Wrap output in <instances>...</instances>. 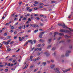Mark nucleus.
Segmentation results:
<instances>
[{"instance_id": "nucleus-1", "label": "nucleus", "mask_w": 73, "mask_h": 73, "mask_svg": "<svg viewBox=\"0 0 73 73\" xmlns=\"http://www.w3.org/2000/svg\"><path fill=\"white\" fill-rule=\"evenodd\" d=\"M58 26H60L61 27L62 26L63 28H65V29H66V28H67V26H66L64 23L63 24L62 23H58Z\"/></svg>"}, {"instance_id": "nucleus-2", "label": "nucleus", "mask_w": 73, "mask_h": 73, "mask_svg": "<svg viewBox=\"0 0 73 73\" xmlns=\"http://www.w3.org/2000/svg\"><path fill=\"white\" fill-rule=\"evenodd\" d=\"M60 32H64V33H68V32L70 33V32L69 31L66 30L61 29L60 30Z\"/></svg>"}, {"instance_id": "nucleus-3", "label": "nucleus", "mask_w": 73, "mask_h": 73, "mask_svg": "<svg viewBox=\"0 0 73 73\" xmlns=\"http://www.w3.org/2000/svg\"><path fill=\"white\" fill-rule=\"evenodd\" d=\"M54 70L55 71V73H60L59 71L60 69L58 68H54Z\"/></svg>"}, {"instance_id": "nucleus-4", "label": "nucleus", "mask_w": 73, "mask_h": 73, "mask_svg": "<svg viewBox=\"0 0 73 73\" xmlns=\"http://www.w3.org/2000/svg\"><path fill=\"white\" fill-rule=\"evenodd\" d=\"M70 53V51L68 50L66 51L65 54L66 57H68L69 56V53Z\"/></svg>"}, {"instance_id": "nucleus-5", "label": "nucleus", "mask_w": 73, "mask_h": 73, "mask_svg": "<svg viewBox=\"0 0 73 73\" xmlns=\"http://www.w3.org/2000/svg\"><path fill=\"white\" fill-rule=\"evenodd\" d=\"M70 70V68L66 70H62V71L63 72H64V73H66V72H68V71H69Z\"/></svg>"}, {"instance_id": "nucleus-6", "label": "nucleus", "mask_w": 73, "mask_h": 73, "mask_svg": "<svg viewBox=\"0 0 73 73\" xmlns=\"http://www.w3.org/2000/svg\"><path fill=\"white\" fill-rule=\"evenodd\" d=\"M44 54H45V55L47 56H49V53L48 52H44Z\"/></svg>"}, {"instance_id": "nucleus-7", "label": "nucleus", "mask_w": 73, "mask_h": 73, "mask_svg": "<svg viewBox=\"0 0 73 73\" xmlns=\"http://www.w3.org/2000/svg\"><path fill=\"white\" fill-rule=\"evenodd\" d=\"M38 27V25H32V27L33 28H36V27Z\"/></svg>"}, {"instance_id": "nucleus-8", "label": "nucleus", "mask_w": 73, "mask_h": 73, "mask_svg": "<svg viewBox=\"0 0 73 73\" xmlns=\"http://www.w3.org/2000/svg\"><path fill=\"white\" fill-rule=\"evenodd\" d=\"M55 66V65L52 64L51 65L50 67L51 68V69H53V68H54V67Z\"/></svg>"}, {"instance_id": "nucleus-9", "label": "nucleus", "mask_w": 73, "mask_h": 73, "mask_svg": "<svg viewBox=\"0 0 73 73\" xmlns=\"http://www.w3.org/2000/svg\"><path fill=\"white\" fill-rule=\"evenodd\" d=\"M64 37L66 38H70V36L68 35H65V36H64Z\"/></svg>"}, {"instance_id": "nucleus-10", "label": "nucleus", "mask_w": 73, "mask_h": 73, "mask_svg": "<svg viewBox=\"0 0 73 73\" xmlns=\"http://www.w3.org/2000/svg\"><path fill=\"white\" fill-rule=\"evenodd\" d=\"M46 64V62H44L42 63V65H43V66H45V65Z\"/></svg>"}, {"instance_id": "nucleus-11", "label": "nucleus", "mask_w": 73, "mask_h": 73, "mask_svg": "<svg viewBox=\"0 0 73 73\" xmlns=\"http://www.w3.org/2000/svg\"><path fill=\"white\" fill-rule=\"evenodd\" d=\"M58 33L57 32H55L54 33V37H55V36H56V35H58Z\"/></svg>"}, {"instance_id": "nucleus-12", "label": "nucleus", "mask_w": 73, "mask_h": 73, "mask_svg": "<svg viewBox=\"0 0 73 73\" xmlns=\"http://www.w3.org/2000/svg\"><path fill=\"white\" fill-rule=\"evenodd\" d=\"M59 35H60V36H64V34H63L61 33H59Z\"/></svg>"}, {"instance_id": "nucleus-13", "label": "nucleus", "mask_w": 73, "mask_h": 73, "mask_svg": "<svg viewBox=\"0 0 73 73\" xmlns=\"http://www.w3.org/2000/svg\"><path fill=\"white\" fill-rule=\"evenodd\" d=\"M64 42H65V41L62 40L60 42L59 44H62V43H64Z\"/></svg>"}, {"instance_id": "nucleus-14", "label": "nucleus", "mask_w": 73, "mask_h": 73, "mask_svg": "<svg viewBox=\"0 0 73 73\" xmlns=\"http://www.w3.org/2000/svg\"><path fill=\"white\" fill-rule=\"evenodd\" d=\"M51 47H52V45H49L48 46L47 48L48 49H50Z\"/></svg>"}, {"instance_id": "nucleus-15", "label": "nucleus", "mask_w": 73, "mask_h": 73, "mask_svg": "<svg viewBox=\"0 0 73 73\" xmlns=\"http://www.w3.org/2000/svg\"><path fill=\"white\" fill-rule=\"evenodd\" d=\"M34 67V65H32V66H30V69H32V68H33Z\"/></svg>"}, {"instance_id": "nucleus-16", "label": "nucleus", "mask_w": 73, "mask_h": 73, "mask_svg": "<svg viewBox=\"0 0 73 73\" xmlns=\"http://www.w3.org/2000/svg\"><path fill=\"white\" fill-rule=\"evenodd\" d=\"M56 50V48L55 47H53L51 49L52 50Z\"/></svg>"}, {"instance_id": "nucleus-17", "label": "nucleus", "mask_w": 73, "mask_h": 73, "mask_svg": "<svg viewBox=\"0 0 73 73\" xmlns=\"http://www.w3.org/2000/svg\"><path fill=\"white\" fill-rule=\"evenodd\" d=\"M11 36H8L7 37V39H8V40H9V39H10V38H11Z\"/></svg>"}, {"instance_id": "nucleus-18", "label": "nucleus", "mask_w": 73, "mask_h": 73, "mask_svg": "<svg viewBox=\"0 0 73 73\" xmlns=\"http://www.w3.org/2000/svg\"><path fill=\"white\" fill-rule=\"evenodd\" d=\"M44 33H45L43 32H41V33H40V35H44Z\"/></svg>"}, {"instance_id": "nucleus-19", "label": "nucleus", "mask_w": 73, "mask_h": 73, "mask_svg": "<svg viewBox=\"0 0 73 73\" xmlns=\"http://www.w3.org/2000/svg\"><path fill=\"white\" fill-rule=\"evenodd\" d=\"M69 48L70 49H72V45H70L69 46Z\"/></svg>"}, {"instance_id": "nucleus-20", "label": "nucleus", "mask_w": 73, "mask_h": 73, "mask_svg": "<svg viewBox=\"0 0 73 73\" xmlns=\"http://www.w3.org/2000/svg\"><path fill=\"white\" fill-rule=\"evenodd\" d=\"M70 40L69 39H68L67 40V42H70Z\"/></svg>"}, {"instance_id": "nucleus-21", "label": "nucleus", "mask_w": 73, "mask_h": 73, "mask_svg": "<svg viewBox=\"0 0 73 73\" xmlns=\"http://www.w3.org/2000/svg\"><path fill=\"white\" fill-rule=\"evenodd\" d=\"M51 41H52L51 39H48V42H51Z\"/></svg>"}, {"instance_id": "nucleus-22", "label": "nucleus", "mask_w": 73, "mask_h": 73, "mask_svg": "<svg viewBox=\"0 0 73 73\" xmlns=\"http://www.w3.org/2000/svg\"><path fill=\"white\" fill-rule=\"evenodd\" d=\"M38 48H37L34 50V51H38Z\"/></svg>"}, {"instance_id": "nucleus-23", "label": "nucleus", "mask_w": 73, "mask_h": 73, "mask_svg": "<svg viewBox=\"0 0 73 73\" xmlns=\"http://www.w3.org/2000/svg\"><path fill=\"white\" fill-rule=\"evenodd\" d=\"M35 19H36V20H40V18L37 17L35 18Z\"/></svg>"}, {"instance_id": "nucleus-24", "label": "nucleus", "mask_w": 73, "mask_h": 73, "mask_svg": "<svg viewBox=\"0 0 73 73\" xmlns=\"http://www.w3.org/2000/svg\"><path fill=\"white\" fill-rule=\"evenodd\" d=\"M41 46V44H39L37 45V46L38 47H40V46Z\"/></svg>"}, {"instance_id": "nucleus-25", "label": "nucleus", "mask_w": 73, "mask_h": 73, "mask_svg": "<svg viewBox=\"0 0 73 73\" xmlns=\"http://www.w3.org/2000/svg\"><path fill=\"white\" fill-rule=\"evenodd\" d=\"M68 28V29H69V30H70L71 32H73V30H71V29L69 28Z\"/></svg>"}, {"instance_id": "nucleus-26", "label": "nucleus", "mask_w": 73, "mask_h": 73, "mask_svg": "<svg viewBox=\"0 0 73 73\" xmlns=\"http://www.w3.org/2000/svg\"><path fill=\"white\" fill-rule=\"evenodd\" d=\"M23 20H26V18H25V17H24L23 18Z\"/></svg>"}, {"instance_id": "nucleus-27", "label": "nucleus", "mask_w": 73, "mask_h": 73, "mask_svg": "<svg viewBox=\"0 0 73 73\" xmlns=\"http://www.w3.org/2000/svg\"><path fill=\"white\" fill-rule=\"evenodd\" d=\"M7 35V33H4V36H6Z\"/></svg>"}, {"instance_id": "nucleus-28", "label": "nucleus", "mask_w": 73, "mask_h": 73, "mask_svg": "<svg viewBox=\"0 0 73 73\" xmlns=\"http://www.w3.org/2000/svg\"><path fill=\"white\" fill-rule=\"evenodd\" d=\"M38 50L39 51H41V50L42 49V48H38Z\"/></svg>"}, {"instance_id": "nucleus-29", "label": "nucleus", "mask_w": 73, "mask_h": 73, "mask_svg": "<svg viewBox=\"0 0 73 73\" xmlns=\"http://www.w3.org/2000/svg\"><path fill=\"white\" fill-rule=\"evenodd\" d=\"M25 25H23V26L22 28L23 29H25Z\"/></svg>"}, {"instance_id": "nucleus-30", "label": "nucleus", "mask_w": 73, "mask_h": 73, "mask_svg": "<svg viewBox=\"0 0 73 73\" xmlns=\"http://www.w3.org/2000/svg\"><path fill=\"white\" fill-rule=\"evenodd\" d=\"M38 30H35V31H34V33H36L37 32H38Z\"/></svg>"}, {"instance_id": "nucleus-31", "label": "nucleus", "mask_w": 73, "mask_h": 73, "mask_svg": "<svg viewBox=\"0 0 73 73\" xmlns=\"http://www.w3.org/2000/svg\"><path fill=\"white\" fill-rule=\"evenodd\" d=\"M39 5H44V4L42 3H39Z\"/></svg>"}, {"instance_id": "nucleus-32", "label": "nucleus", "mask_w": 73, "mask_h": 73, "mask_svg": "<svg viewBox=\"0 0 73 73\" xmlns=\"http://www.w3.org/2000/svg\"><path fill=\"white\" fill-rule=\"evenodd\" d=\"M7 65L8 66H11V63H9L7 64Z\"/></svg>"}, {"instance_id": "nucleus-33", "label": "nucleus", "mask_w": 73, "mask_h": 73, "mask_svg": "<svg viewBox=\"0 0 73 73\" xmlns=\"http://www.w3.org/2000/svg\"><path fill=\"white\" fill-rule=\"evenodd\" d=\"M5 44H6V45H8V44H9V42H7L5 43Z\"/></svg>"}, {"instance_id": "nucleus-34", "label": "nucleus", "mask_w": 73, "mask_h": 73, "mask_svg": "<svg viewBox=\"0 0 73 73\" xmlns=\"http://www.w3.org/2000/svg\"><path fill=\"white\" fill-rule=\"evenodd\" d=\"M39 8H40V9L41 8H43V7L42 6H39L38 7Z\"/></svg>"}, {"instance_id": "nucleus-35", "label": "nucleus", "mask_w": 73, "mask_h": 73, "mask_svg": "<svg viewBox=\"0 0 73 73\" xmlns=\"http://www.w3.org/2000/svg\"><path fill=\"white\" fill-rule=\"evenodd\" d=\"M14 39H16L17 38V36H15L14 37Z\"/></svg>"}, {"instance_id": "nucleus-36", "label": "nucleus", "mask_w": 73, "mask_h": 73, "mask_svg": "<svg viewBox=\"0 0 73 73\" xmlns=\"http://www.w3.org/2000/svg\"><path fill=\"white\" fill-rule=\"evenodd\" d=\"M54 61V60H50V62H53Z\"/></svg>"}, {"instance_id": "nucleus-37", "label": "nucleus", "mask_w": 73, "mask_h": 73, "mask_svg": "<svg viewBox=\"0 0 73 73\" xmlns=\"http://www.w3.org/2000/svg\"><path fill=\"white\" fill-rule=\"evenodd\" d=\"M56 3V2L52 1L51 2V3L52 4V3Z\"/></svg>"}, {"instance_id": "nucleus-38", "label": "nucleus", "mask_w": 73, "mask_h": 73, "mask_svg": "<svg viewBox=\"0 0 73 73\" xmlns=\"http://www.w3.org/2000/svg\"><path fill=\"white\" fill-rule=\"evenodd\" d=\"M8 70L7 69H5V72H8Z\"/></svg>"}, {"instance_id": "nucleus-39", "label": "nucleus", "mask_w": 73, "mask_h": 73, "mask_svg": "<svg viewBox=\"0 0 73 73\" xmlns=\"http://www.w3.org/2000/svg\"><path fill=\"white\" fill-rule=\"evenodd\" d=\"M28 20L29 21H31V19L29 18L28 19Z\"/></svg>"}, {"instance_id": "nucleus-40", "label": "nucleus", "mask_w": 73, "mask_h": 73, "mask_svg": "<svg viewBox=\"0 0 73 73\" xmlns=\"http://www.w3.org/2000/svg\"><path fill=\"white\" fill-rule=\"evenodd\" d=\"M40 57H38L36 59V60H40Z\"/></svg>"}, {"instance_id": "nucleus-41", "label": "nucleus", "mask_w": 73, "mask_h": 73, "mask_svg": "<svg viewBox=\"0 0 73 73\" xmlns=\"http://www.w3.org/2000/svg\"><path fill=\"white\" fill-rule=\"evenodd\" d=\"M11 48H8V49H7L8 51H11Z\"/></svg>"}, {"instance_id": "nucleus-42", "label": "nucleus", "mask_w": 73, "mask_h": 73, "mask_svg": "<svg viewBox=\"0 0 73 73\" xmlns=\"http://www.w3.org/2000/svg\"><path fill=\"white\" fill-rule=\"evenodd\" d=\"M32 58H33V56H31L29 60H32Z\"/></svg>"}, {"instance_id": "nucleus-43", "label": "nucleus", "mask_w": 73, "mask_h": 73, "mask_svg": "<svg viewBox=\"0 0 73 73\" xmlns=\"http://www.w3.org/2000/svg\"><path fill=\"white\" fill-rule=\"evenodd\" d=\"M16 57V55H14L12 56L13 57Z\"/></svg>"}, {"instance_id": "nucleus-44", "label": "nucleus", "mask_w": 73, "mask_h": 73, "mask_svg": "<svg viewBox=\"0 0 73 73\" xmlns=\"http://www.w3.org/2000/svg\"><path fill=\"white\" fill-rule=\"evenodd\" d=\"M24 37H23L21 39V40H20V41H22V40H24Z\"/></svg>"}, {"instance_id": "nucleus-45", "label": "nucleus", "mask_w": 73, "mask_h": 73, "mask_svg": "<svg viewBox=\"0 0 73 73\" xmlns=\"http://www.w3.org/2000/svg\"><path fill=\"white\" fill-rule=\"evenodd\" d=\"M33 41L34 42V44H35V43L36 42V40H34Z\"/></svg>"}, {"instance_id": "nucleus-46", "label": "nucleus", "mask_w": 73, "mask_h": 73, "mask_svg": "<svg viewBox=\"0 0 73 73\" xmlns=\"http://www.w3.org/2000/svg\"><path fill=\"white\" fill-rule=\"evenodd\" d=\"M3 66H4V65H0V68H1V67H3Z\"/></svg>"}, {"instance_id": "nucleus-47", "label": "nucleus", "mask_w": 73, "mask_h": 73, "mask_svg": "<svg viewBox=\"0 0 73 73\" xmlns=\"http://www.w3.org/2000/svg\"><path fill=\"white\" fill-rule=\"evenodd\" d=\"M32 40H28V42H30L31 43V41H32Z\"/></svg>"}, {"instance_id": "nucleus-48", "label": "nucleus", "mask_w": 73, "mask_h": 73, "mask_svg": "<svg viewBox=\"0 0 73 73\" xmlns=\"http://www.w3.org/2000/svg\"><path fill=\"white\" fill-rule=\"evenodd\" d=\"M35 47H33L32 48H31V50H33V49H35Z\"/></svg>"}, {"instance_id": "nucleus-49", "label": "nucleus", "mask_w": 73, "mask_h": 73, "mask_svg": "<svg viewBox=\"0 0 73 73\" xmlns=\"http://www.w3.org/2000/svg\"><path fill=\"white\" fill-rule=\"evenodd\" d=\"M11 39H9V40L7 41V42H10L11 41Z\"/></svg>"}, {"instance_id": "nucleus-50", "label": "nucleus", "mask_w": 73, "mask_h": 73, "mask_svg": "<svg viewBox=\"0 0 73 73\" xmlns=\"http://www.w3.org/2000/svg\"><path fill=\"white\" fill-rule=\"evenodd\" d=\"M44 6H46V7L49 6V5H44Z\"/></svg>"}, {"instance_id": "nucleus-51", "label": "nucleus", "mask_w": 73, "mask_h": 73, "mask_svg": "<svg viewBox=\"0 0 73 73\" xmlns=\"http://www.w3.org/2000/svg\"><path fill=\"white\" fill-rule=\"evenodd\" d=\"M28 64H26L25 67V68H27V67H28Z\"/></svg>"}, {"instance_id": "nucleus-52", "label": "nucleus", "mask_w": 73, "mask_h": 73, "mask_svg": "<svg viewBox=\"0 0 73 73\" xmlns=\"http://www.w3.org/2000/svg\"><path fill=\"white\" fill-rule=\"evenodd\" d=\"M13 30L12 29L11 31H10V32L11 33H12L13 32Z\"/></svg>"}, {"instance_id": "nucleus-53", "label": "nucleus", "mask_w": 73, "mask_h": 73, "mask_svg": "<svg viewBox=\"0 0 73 73\" xmlns=\"http://www.w3.org/2000/svg\"><path fill=\"white\" fill-rule=\"evenodd\" d=\"M22 28V27L21 26L20 27H18V28L19 29H21V28Z\"/></svg>"}, {"instance_id": "nucleus-54", "label": "nucleus", "mask_w": 73, "mask_h": 73, "mask_svg": "<svg viewBox=\"0 0 73 73\" xmlns=\"http://www.w3.org/2000/svg\"><path fill=\"white\" fill-rule=\"evenodd\" d=\"M37 70H38V69L36 68V69H35V70H34V72H36V71H37Z\"/></svg>"}, {"instance_id": "nucleus-55", "label": "nucleus", "mask_w": 73, "mask_h": 73, "mask_svg": "<svg viewBox=\"0 0 73 73\" xmlns=\"http://www.w3.org/2000/svg\"><path fill=\"white\" fill-rule=\"evenodd\" d=\"M54 56H55V55H56V52H55L53 54Z\"/></svg>"}, {"instance_id": "nucleus-56", "label": "nucleus", "mask_w": 73, "mask_h": 73, "mask_svg": "<svg viewBox=\"0 0 73 73\" xmlns=\"http://www.w3.org/2000/svg\"><path fill=\"white\" fill-rule=\"evenodd\" d=\"M34 10H37V9H38V8L36 7L34 9Z\"/></svg>"}, {"instance_id": "nucleus-57", "label": "nucleus", "mask_w": 73, "mask_h": 73, "mask_svg": "<svg viewBox=\"0 0 73 73\" xmlns=\"http://www.w3.org/2000/svg\"><path fill=\"white\" fill-rule=\"evenodd\" d=\"M31 32V30H29L27 31V32L28 33L29 32Z\"/></svg>"}, {"instance_id": "nucleus-58", "label": "nucleus", "mask_w": 73, "mask_h": 73, "mask_svg": "<svg viewBox=\"0 0 73 73\" xmlns=\"http://www.w3.org/2000/svg\"><path fill=\"white\" fill-rule=\"evenodd\" d=\"M16 60H13V62H16Z\"/></svg>"}, {"instance_id": "nucleus-59", "label": "nucleus", "mask_w": 73, "mask_h": 73, "mask_svg": "<svg viewBox=\"0 0 73 73\" xmlns=\"http://www.w3.org/2000/svg\"><path fill=\"white\" fill-rule=\"evenodd\" d=\"M38 2H37V1H35V4H38Z\"/></svg>"}, {"instance_id": "nucleus-60", "label": "nucleus", "mask_w": 73, "mask_h": 73, "mask_svg": "<svg viewBox=\"0 0 73 73\" xmlns=\"http://www.w3.org/2000/svg\"><path fill=\"white\" fill-rule=\"evenodd\" d=\"M23 16L22 15L20 17V19H21V18H23Z\"/></svg>"}, {"instance_id": "nucleus-61", "label": "nucleus", "mask_w": 73, "mask_h": 73, "mask_svg": "<svg viewBox=\"0 0 73 73\" xmlns=\"http://www.w3.org/2000/svg\"><path fill=\"white\" fill-rule=\"evenodd\" d=\"M9 23H6L5 25H9Z\"/></svg>"}, {"instance_id": "nucleus-62", "label": "nucleus", "mask_w": 73, "mask_h": 73, "mask_svg": "<svg viewBox=\"0 0 73 73\" xmlns=\"http://www.w3.org/2000/svg\"><path fill=\"white\" fill-rule=\"evenodd\" d=\"M17 17V15H16L14 16V18Z\"/></svg>"}, {"instance_id": "nucleus-63", "label": "nucleus", "mask_w": 73, "mask_h": 73, "mask_svg": "<svg viewBox=\"0 0 73 73\" xmlns=\"http://www.w3.org/2000/svg\"><path fill=\"white\" fill-rule=\"evenodd\" d=\"M32 9H29V12H31V11H32Z\"/></svg>"}, {"instance_id": "nucleus-64", "label": "nucleus", "mask_w": 73, "mask_h": 73, "mask_svg": "<svg viewBox=\"0 0 73 73\" xmlns=\"http://www.w3.org/2000/svg\"><path fill=\"white\" fill-rule=\"evenodd\" d=\"M11 29H14L13 28V26H12L11 27Z\"/></svg>"}]
</instances>
